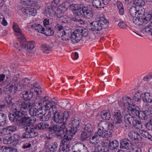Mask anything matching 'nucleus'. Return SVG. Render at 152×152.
<instances>
[{
    "mask_svg": "<svg viewBox=\"0 0 152 152\" xmlns=\"http://www.w3.org/2000/svg\"><path fill=\"white\" fill-rule=\"evenodd\" d=\"M97 21L91 22L88 25V29L92 31H99L102 29V27L99 23Z\"/></svg>",
    "mask_w": 152,
    "mask_h": 152,
    "instance_id": "obj_15",
    "label": "nucleus"
},
{
    "mask_svg": "<svg viewBox=\"0 0 152 152\" xmlns=\"http://www.w3.org/2000/svg\"><path fill=\"white\" fill-rule=\"evenodd\" d=\"M98 22L102 26L103 28H104V18L103 15L100 16L99 18V20H98Z\"/></svg>",
    "mask_w": 152,
    "mask_h": 152,
    "instance_id": "obj_51",
    "label": "nucleus"
},
{
    "mask_svg": "<svg viewBox=\"0 0 152 152\" xmlns=\"http://www.w3.org/2000/svg\"><path fill=\"white\" fill-rule=\"evenodd\" d=\"M49 125L46 123H40L37 126V128L39 130H41L45 129L49 127Z\"/></svg>",
    "mask_w": 152,
    "mask_h": 152,
    "instance_id": "obj_37",
    "label": "nucleus"
},
{
    "mask_svg": "<svg viewBox=\"0 0 152 152\" xmlns=\"http://www.w3.org/2000/svg\"><path fill=\"white\" fill-rule=\"evenodd\" d=\"M44 27H48L49 26V20L47 19H45L43 22Z\"/></svg>",
    "mask_w": 152,
    "mask_h": 152,
    "instance_id": "obj_63",
    "label": "nucleus"
},
{
    "mask_svg": "<svg viewBox=\"0 0 152 152\" xmlns=\"http://www.w3.org/2000/svg\"><path fill=\"white\" fill-rule=\"evenodd\" d=\"M112 136V134L110 132L106 131H105V139H111Z\"/></svg>",
    "mask_w": 152,
    "mask_h": 152,
    "instance_id": "obj_61",
    "label": "nucleus"
},
{
    "mask_svg": "<svg viewBox=\"0 0 152 152\" xmlns=\"http://www.w3.org/2000/svg\"><path fill=\"white\" fill-rule=\"evenodd\" d=\"M51 110L53 114V116L51 120V122L53 124H59L60 125H62V124L63 123L62 113L58 112L57 110L56 106L53 104L48 110Z\"/></svg>",
    "mask_w": 152,
    "mask_h": 152,
    "instance_id": "obj_9",
    "label": "nucleus"
},
{
    "mask_svg": "<svg viewBox=\"0 0 152 152\" xmlns=\"http://www.w3.org/2000/svg\"><path fill=\"white\" fill-rule=\"evenodd\" d=\"M13 28L14 31L16 33L15 34L17 36L18 38L20 39L21 41L25 42L26 39L21 33V30L18 24L15 22L13 23Z\"/></svg>",
    "mask_w": 152,
    "mask_h": 152,
    "instance_id": "obj_12",
    "label": "nucleus"
},
{
    "mask_svg": "<svg viewBox=\"0 0 152 152\" xmlns=\"http://www.w3.org/2000/svg\"><path fill=\"white\" fill-rule=\"evenodd\" d=\"M145 108V110L140 111V112L138 116L140 119L143 120H145L147 119V115H149L150 113H151V110H152L150 108V107L148 105H146Z\"/></svg>",
    "mask_w": 152,
    "mask_h": 152,
    "instance_id": "obj_13",
    "label": "nucleus"
},
{
    "mask_svg": "<svg viewBox=\"0 0 152 152\" xmlns=\"http://www.w3.org/2000/svg\"><path fill=\"white\" fill-rule=\"evenodd\" d=\"M53 8L50 6H48L45 8L44 14L46 16L49 17L52 15V13L53 11Z\"/></svg>",
    "mask_w": 152,
    "mask_h": 152,
    "instance_id": "obj_31",
    "label": "nucleus"
},
{
    "mask_svg": "<svg viewBox=\"0 0 152 152\" xmlns=\"http://www.w3.org/2000/svg\"><path fill=\"white\" fill-rule=\"evenodd\" d=\"M113 121V123L115 124L122 123V117L120 110H115L114 112Z\"/></svg>",
    "mask_w": 152,
    "mask_h": 152,
    "instance_id": "obj_14",
    "label": "nucleus"
},
{
    "mask_svg": "<svg viewBox=\"0 0 152 152\" xmlns=\"http://www.w3.org/2000/svg\"><path fill=\"white\" fill-rule=\"evenodd\" d=\"M81 124V121L77 119H75L72 121L69 124L68 128H66L64 132V133L66 134L65 136H60L61 138H64L62 141V145L61 146L70 148V141L72 139V136L80 129Z\"/></svg>",
    "mask_w": 152,
    "mask_h": 152,
    "instance_id": "obj_3",
    "label": "nucleus"
},
{
    "mask_svg": "<svg viewBox=\"0 0 152 152\" xmlns=\"http://www.w3.org/2000/svg\"><path fill=\"white\" fill-rule=\"evenodd\" d=\"M9 118L11 121H17V125L18 126H24V128L26 132L23 134L21 138L23 139L34 138L38 135V133L34 126L29 124L31 123V119L25 112L20 110L17 107L15 108L9 114Z\"/></svg>",
    "mask_w": 152,
    "mask_h": 152,
    "instance_id": "obj_1",
    "label": "nucleus"
},
{
    "mask_svg": "<svg viewBox=\"0 0 152 152\" xmlns=\"http://www.w3.org/2000/svg\"><path fill=\"white\" fill-rule=\"evenodd\" d=\"M16 104L20 109L25 110H28L32 107L31 103L25 101L21 99H19L17 101Z\"/></svg>",
    "mask_w": 152,
    "mask_h": 152,
    "instance_id": "obj_11",
    "label": "nucleus"
},
{
    "mask_svg": "<svg viewBox=\"0 0 152 152\" xmlns=\"http://www.w3.org/2000/svg\"><path fill=\"white\" fill-rule=\"evenodd\" d=\"M91 134L84 131H82L81 133V137L83 140H85L89 137Z\"/></svg>",
    "mask_w": 152,
    "mask_h": 152,
    "instance_id": "obj_48",
    "label": "nucleus"
},
{
    "mask_svg": "<svg viewBox=\"0 0 152 152\" xmlns=\"http://www.w3.org/2000/svg\"><path fill=\"white\" fill-rule=\"evenodd\" d=\"M58 144L57 142H55L48 145V151L49 152H54L57 151Z\"/></svg>",
    "mask_w": 152,
    "mask_h": 152,
    "instance_id": "obj_29",
    "label": "nucleus"
},
{
    "mask_svg": "<svg viewBox=\"0 0 152 152\" xmlns=\"http://www.w3.org/2000/svg\"><path fill=\"white\" fill-rule=\"evenodd\" d=\"M129 12L130 15L133 17H136V15L137 13V10L136 7H132L129 9Z\"/></svg>",
    "mask_w": 152,
    "mask_h": 152,
    "instance_id": "obj_43",
    "label": "nucleus"
},
{
    "mask_svg": "<svg viewBox=\"0 0 152 152\" xmlns=\"http://www.w3.org/2000/svg\"><path fill=\"white\" fill-rule=\"evenodd\" d=\"M20 138V137L19 135L15 134L10 137L11 143L14 142H18Z\"/></svg>",
    "mask_w": 152,
    "mask_h": 152,
    "instance_id": "obj_42",
    "label": "nucleus"
},
{
    "mask_svg": "<svg viewBox=\"0 0 152 152\" xmlns=\"http://www.w3.org/2000/svg\"><path fill=\"white\" fill-rule=\"evenodd\" d=\"M111 140L110 138L105 139V147L108 148L111 143Z\"/></svg>",
    "mask_w": 152,
    "mask_h": 152,
    "instance_id": "obj_59",
    "label": "nucleus"
},
{
    "mask_svg": "<svg viewBox=\"0 0 152 152\" xmlns=\"http://www.w3.org/2000/svg\"><path fill=\"white\" fill-rule=\"evenodd\" d=\"M93 0V6L97 8L102 7L104 8V0Z\"/></svg>",
    "mask_w": 152,
    "mask_h": 152,
    "instance_id": "obj_22",
    "label": "nucleus"
},
{
    "mask_svg": "<svg viewBox=\"0 0 152 152\" xmlns=\"http://www.w3.org/2000/svg\"><path fill=\"white\" fill-rule=\"evenodd\" d=\"M28 7L26 8L22 7L21 9V10L22 12L25 15H28V12L27 11L28 9Z\"/></svg>",
    "mask_w": 152,
    "mask_h": 152,
    "instance_id": "obj_64",
    "label": "nucleus"
},
{
    "mask_svg": "<svg viewBox=\"0 0 152 152\" xmlns=\"http://www.w3.org/2000/svg\"><path fill=\"white\" fill-rule=\"evenodd\" d=\"M28 110L30 114L33 116H36L39 112L38 109L36 108H30Z\"/></svg>",
    "mask_w": 152,
    "mask_h": 152,
    "instance_id": "obj_41",
    "label": "nucleus"
},
{
    "mask_svg": "<svg viewBox=\"0 0 152 152\" xmlns=\"http://www.w3.org/2000/svg\"><path fill=\"white\" fill-rule=\"evenodd\" d=\"M119 143L116 140L113 141L111 142L110 145L108 148H107V151L105 152H109L108 148L111 150H113L119 146Z\"/></svg>",
    "mask_w": 152,
    "mask_h": 152,
    "instance_id": "obj_30",
    "label": "nucleus"
},
{
    "mask_svg": "<svg viewBox=\"0 0 152 152\" xmlns=\"http://www.w3.org/2000/svg\"><path fill=\"white\" fill-rule=\"evenodd\" d=\"M117 6L119 10V13L121 15H123L124 13V10L123 5L120 1H117Z\"/></svg>",
    "mask_w": 152,
    "mask_h": 152,
    "instance_id": "obj_36",
    "label": "nucleus"
},
{
    "mask_svg": "<svg viewBox=\"0 0 152 152\" xmlns=\"http://www.w3.org/2000/svg\"><path fill=\"white\" fill-rule=\"evenodd\" d=\"M58 29L57 32V36L61 37V39L64 41L69 40L72 31L70 28L68 26L63 27L61 26L57 25L55 27Z\"/></svg>",
    "mask_w": 152,
    "mask_h": 152,
    "instance_id": "obj_6",
    "label": "nucleus"
},
{
    "mask_svg": "<svg viewBox=\"0 0 152 152\" xmlns=\"http://www.w3.org/2000/svg\"><path fill=\"white\" fill-rule=\"evenodd\" d=\"M71 10H74L75 15L91 19L93 16L92 8L90 6H85L81 4H72L70 6Z\"/></svg>",
    "mask_w": 152,
    "mask_h": 152,
    "instance_id": "obj_4",
    "label": "nucleus"
},
{
    "mask_svg": "<svg viewBox=\"0 0 152 152\" xmlns=\"http://www.w3.org/2000/svg\"><path fill=\"white\" fill-rule=\"evenodd\" d=\"M20 45L21 49H19V50L21 51V54L23 55H29L35 47V42L34 41H30L25 44L21 43Z\"/></svg>",
    "mask_w": 152,
    "mask_h": 152,
    "instance_id": "obj_8",
    "label": "nucleus"
},
{
    "mask_svg": "<svg viewBox=\"0 0 152 152\" xmlns=\"http://www.w3.org/2000/svg\"><path fill=\"white\" fill-rule=\"evenodd\" d=\"M130 99V98L129 97H127L126 98H122V100L123 101L124 105V106H127L128 104L129 105V104L128 101L126 102H125V101H126L128 99Z\"/></svg>",
    "mask_w": 152,
    "mask_h": 152,
    "instance_id": "obj_62",
    "label": "nucleus"
},
{
    "mask_svg": "<svg viewBox=\"0 0 152 152\" xmlns=\"http://www.w3.org/2000/svg\"><path fill=\"white\" fill-rule=\"evenodd\" d=\"M62 125L59 126L57 125H54L50 126L48 128V132L50 134L55 132L58 137L65 136L66 133H64L66 128H63Z\"/></svg>",
    "mask_w": 152,
    "mask_h": 152,
    "instance_id": "obj_10",
    "label": "nucleus"
},
{
    "mask_svg": "<svg viewBox=\"0 0 152 152\" xmlns=\"http://www.w3.org/2000/svg\"><path fill=\"white\" fill-rule=\"evenodd\" d=\"M75 30L76 31L77 33L79 34L80 37V35L82 36L86 37L88 34L87 29L80 26L77 27Z\"/></svg>",
    "mask_w": 152,
    "mask_h": 152,
    "instance_id": "obj_21",
    "label": "nucleus"
},
{
    "mask_svg": "<svg viewBox=\"0 0 152 152\" xmlns=\"http://www.w3.org/2000/svg\"><path fill=\"white\" fill-rule=\"evenodd\" d=\"M44 30L42 33L44 34L47 36L52 35L54 34L53 30L50 27H44Z\"/></svg>",
    "mask_w": 152,
    "mask_h": 152,
    "instance_id": "obj_26",
    "label": "nucleus"
},
{
    "mask_svg": "<svg viewBox=\"0 0 152 152\" xmlns=\"http://www.w3.org/2000/svg\"><path fill=\"white\" fill-rule=\"evenodd\" d=\"M111 118V115L109 110H108L105 113V119L106 120H109Z\"/></svg>",
    "mask_w": 152,
    "mask_h": 152,
    "instance_id": "obj_57",
    "label": "nucleus"
},
{
    "mask_svg": "<svg viewBox=\"0 0 152 152\" xmlns=\"http://www.w3.org/2000/svg\"><path fill=\"white\" fill-rule=\"evenodd\" d=\"M106 123H105V126H107L108 129L110 130L113 129L114 127L113 124L111 123H107V122H106Z\"/></svg>",
    "mask_w": 152,
    "mask_h": 152,
    "instance_id": "obj_58",
    "label": "nucleus"
},
{
    "mask_svg": "<svg viewBox=\"0 0 152 152\" xmlns=\"http://www.w3.org/2000/svg\"><path fill=\"white\" fill-rule=\"evenodd\" d=\"M10 148L6 146H2L0 152H10Z\"/></svg>",
    "mask_w": 152,
    "mask_h": 152,
    "instance_id": "obj_55",
    "label": "nucleus"
},
{
    "mask_svg": "<svg viewBox=\"0 0 152 152\" xmlns=\"http://www.w3.org/2000/svg\"><path fill=\"white\" fill-rule=\"evenodd\" d=\"M124 121L128 124H131L134 121V116L130 113L126 114L124 115Z\"/></svg>",
    "mask_w": 152,
    "mask_h": 152,
    "instance_id": "obj_24",
    "label": "nucleus"
},
{
    "mask_svg": "<svg viewBox=\"0 0 152 152\" xmlns=\"http://www.w3.org/2000/svg\"><path fill=\"white\" fill-rule=\"evenodd\" d=\"M98 136L95 134L92 137L90 138L89 142L90 143L92 144L96 145L99 142V140L97 139Z\"/></svg>",
    "mask_w": 152,
    "mask_h": 152,
    "instance_id": "obj_38",
    "label": "nucleus"
},
{
    "mask_svg": "<svg viewBox=\"0 0 152 152\" xmlns=\"http://www.w3.org/2000/svg\"><path fill=\"white\" fill-rule=\"evenodd\" d=\"M75 150L73 151H80V152H86L87 151V148L85 145L82 143L76 144L75 147Z\"/></svg>",
    "mask_w": 152,
    "mask_h": 152,
    "instance_id": "obj_23",
    "label": "nucleus"
},
{
    "mask_svg": "<svg viewBox=\"0 0 152 152\" xmlns=\"http://www.w3.org/2000/svg\"><path fill=\"white\" fill-rule=\"evenodd\" d=\"M53 104L48 99V97L46 96L41 98L38 102L35 101L34 102L32 103L31 105L32 107H36L39 108L44 107L45 111L47 112L50 109Z\"/></svg>",
    "mask_w": 152,
    "mask_h": 152,
    "instance_id": "obj_7",
    "label": "nucleus"
},
{
    "mask_svg": "<svg viewBox=\"0 0 152 152\" xmlns=\"http://www.w3.org/2000/svg\"><path fill=\"white\" fill-rule=\"evenodd\" d=\"M28 15H31L32 16L35 15L37 12L36 9L34 8L28 7L27 10Z\"/></svg>",
    "mask_w": 152,
    "mask_h": 152,
    "instance_id": "obj_44",
    "label": "nucleus"
},
{
    "mask_svg": "<svg viewBox=\"0 0 152 152\" xmlns=\"http://www.w3.org/2000/svg\"><path fill=\"white\" fill-rule=\"evenodd\" d=\"M31 27L33 29L37 31L38 32L42 33L44 30V27H43L39 24H34L31 26Z\"/></svg>",
    "mask_w": 152,
    "mask_h": 152,
    "instance_id": "obj_34",
    "label": "nucleus"
},
{
    "mask_svg": "<svg viewBox=\"0 0 152 152\" xmlns=\"http://www.w3.org/2000/svg\"><path fill=\"white\" fill-rule=\"evenodd\" d=\"M20 96L26 101L29 100L33 97V95L30 90L24 91L20 94Z\"/></svg>",
    "mask_w": 152,
    "mask_h": 152,
    "instance_id": "obj_18",
    "label": "nucleus"
},
{
    "mask_svg": "<svg viewBox=\"0 0 152 152\" xmlns=\"http://www.w3.org/2000/svg\"><path fill=\"white\" fill-rule=\"evenodd\" d=\"M69 112H64L63 114L62 113V117L63 118L62 119L63 121V123L62 124L63 128H66L67 124V119L69 116Z\"/></svg>",
    "mask_w": 152,
    "mask_h": 152,
    "instance_id": "obj_25",
    "label": "nucleus"
},
{
    "mask_svg": "<svg viewBox=\"0 0 152 152\" xmlns=\"http://www.w3.org/2000/svg\"><path fill=\"white\" fill-rule=\"evenodd\" d=\"M152 17V14H148L144 17H139L138 18L133 19V22L138 25H142L145 27V29L146 32H149L152 31L151 27L150 24L146 26V24L149 23Z\"/></svg>",
    "mask_w": 152,
    "mask_h": 152,
    "instance_id": "obj_5",
    "label": "nucleus"
},
{
    "mask_svg": "<svg viewBox=\"0 0 152 152\" xmlns=\"http://www.w3.org/2000/svg\"><path fill=\"white\" fill-rule=\"evenodd\" d=\"M142 99L145 102L147 103H149L151 104L152 103V98L149 93H143L141 94Z\"/></svg>",
    "mask_w": 152,
    "mask_h": 152,
    "instance_id": "obj_20",
    "label": "nucleus"
},
{
    "mask_svg": "<svg viewBox=\"0 0 152 152\" xmlns=\"http://www.w3.org/2000/svg\"><path fill=\"white\" fill-rule=\"evenodd\" d=\"M6 115L3 113H0V127L4 126L6 120Z\"/></svg>",
    "mask_w": 152,
    "mask_h": 152,
    "instance_id": "obj_32",
    "label": "nucleus"
},
{
    "mask_svg": "<svg viewBox=\"0 0 152 152\" xmlns=\"http://www.w3.org/2000/svg\"><path fill=\"white\" fill-rule=\"evenodd\" d=\"M9 74L6 76L5 80L3 83L5 84V87L7 91L10 93L13 92L15 93L17 91H20L25 86H28L30 83V80L27 78H25L23 80V84L19 77H18L17 75L14 77L10 80V74L9 70L8 71Z\"/></svg>",
    "mask_w": 152,
    "mask_h": 152,
    "instance_id": "obj_2",
    "label": "nucleus"
},
{
    "mask_svg": "<svg viewBox=\"0 0 152 152\" xmlns=\"http://www.w3.org/2000/svg\"><path fill=\"white\" fill-rule=\"evenodd\" d=\"M145 2L143 0H134L133 4L136 6H141L144 5Z\"/></svg>",
    "mask_w": 152,
    "mask_h": 152,
    "instance_id": "obj_49",
    "label": "nucleus"
},
{
    "mask_svg": "<svg viewBox=\"0 0 152 152\" xmlns=\"http://www.w3.org/2000/svg\"><path fill=\"white\" fill-rule=\"evenodd\" d=\"M14 99V98L10 95H7L5 98V100L7 101V104H8V107H10L11 106L14 104V103L13 101Z\"/></svg>",
    "mask_w": 152,
    "mask_h": 152,
    "instance_id": "obj_35",
    "label": "nucleus"
},
{
    "mask_svg": "<svg viewBox=\"0 0 152 152\" xmlns=\"http://www.w3.org/2000/svg\"><path fill=\"white\" fill-rule=\"evenodd\" d=\"M137 134V133L134 131H131L129 133L128 136L131 139L136 141Z\"/></svg>",
    "mask_w": 152,
    "mask_h": 152,
    "instance_id": "obj_47",
    "label": "nucleus"
},
{
    "mask_svg": "<svg viewBox=\"0 0 152 152\" xmlns=\"http://www.w3.org/2000/svg\"><path fill=\"white\" fill-rule=\"evenodd\" d=\"M70 148L64 147L63 146H60L59 152H70Z\"/></svg>",
    "mask_w": 152,
    "mask_h": 152,
    "instance_id": "obj_52",
    "label": "nucleus"
},
{
    "mask_svg": "<svg viewBox=\"0 0 152 152\" xmlns=\"http://www.w3.org/2000/svg\"><path fill=\"white\" fill-rule=\"evenodd\" d=\"M131 145L132 143L131 142L126 139H124L120 141V148H121L129 149L131 146Z\"/></svg>",
    "mask_w": 152,
    "mask_h": 152,
    "instance_id": "obj_17",
    "label": "nucleus"
},
{
    "mask_svg": "<svg viewBox=\"0 0 152 152\" xmlns=\"http://www.w3.org/2000/svg\"><path fill=\"white\" fill-rule=\"evenodd\" d=\"M21 3L26 6H33L36 3L32 0H21Z\"/></svg>",
    "mask_w": 152,
    "mask_h": 152,
    "instance_id": "obj_39",
    "label": "nucleus"
},
{
    "mask_svg": "<svg viewBox=\"0 0 152 152\" xmlns=\"http://www.w3.org/2000/svg\"><path fill=\"white\" fill-rule=\"evenodd\" d=\"M5 75L4 74H1L0 75V85L3 86V85H5V84L3 83L5 80Z\"/></svg>",
    "mask_w": 152,
    "mask_h": 152,
    "instance_id": "obj_54",
    "label": "nucleus"
},
{
    "mask_svg": "<svg viewBox=\"0 0 152 152\" xmlns=\"http://www.w3.org/2000/svg\"><path fill=\"white\" fill-rule=\"evenodd\" d=\"M140 110L138 107L132 108L131 110V113L134 115L138 116Z\"/></svg>",
    "mask_w": 152,
    "mask_h": 152,
    "instance_id": "obj_45",
    "label": "nucleus"
},
{
    "mask_svg": "<svg viewBox=\"0 0 152 152\" xmlns=\"http://www.w3.org/2000/svg\"><path fill=\"white\" fill-rule=\"evenodd\" d=\"M133 126L135 129H140L142 128V125L141 121L135 120L132 123Z\"/></svg>",
    "mask_w": 152,
    "mask_h": 152,
    "instance_id": "obj_33",
    "label": "nucleus"
},
{
    "mask_svg": "<svg viewBox=\"0 0 152 152\" xmlns=\"http://www.w3.org/2000/svg\"><path fill=\"white\" fill-rule=\"evenodd\" d=\"M104 121H101L99 124L98 125L100 127L99 128L98 131L95 134L96 135L98 136L104 138V131L103 127Z\"/></svg>",
    "mask_w": 152,
    "mask_h": 152,
    "instance_id": "obj_19",
    "label": "nucleus"
},
{
    "mask_svg": "<svg viewBox=\"0 0 152 152\" xmlns=\"http://www.w3.org/2000/svg\"><path fill=\"white\" fill-rule=\"evenodd\" d=\"M41 50L45 53L48 54L50 53L52 50V48L48 45H43L41 46Z\"/></svg>",
    "mask_w": 152,
    "mask_h": 152,
    "instance_id": "obj_28",
    "label": "nucleus"
},
{
    "mask_svg": "<svg viewBox=\"0 0 152 152\" xmlns=\"http://www.w3.org/2000/svg\"><path fill=\"white\" fill-rule=\"evenodd\" d=\"M146 128L149 130H152V119L145 124Z\"/></svg>",
    "mask_w": 152,
    "mask_h": 152,
    "instance_id": "obj_53",
    "label": "nucleus"
},
{
    "mask_svg": "<svg viewBox=\"0 0 152 152\" xmlns=\"http://www.w3.org/2000/svg\"><path fill=\"white\" fill-rule=\"evenodd\" d=\"M80 39L79 34L77 33L75 30L72 32L70 35L69 40L72 43H76L80 41Z\"/></svg>",
    "mask_w": 152,
    "mask_h": 152,
    "instance_id": "obj_16",
    "label": "nucleus"
},
{
    "mask_svg": "<svg viewBox=\"0 0 152 152\" xmlns=\"http://www.w3.org/2000/svg\"><path fill=\"white\" fill-rule=\"evenodd\" d=\"M30 92L31 93L32 95H33L34 92H35L37 95H40V93L39 92V89L38 90H36V89H34V88H31L30 89Z\"/></svg>",
    "mask_w": 152,
    "mask_h": 152,
    "instance_id": "obj_56",
    "label": "nucleus"
},
{
    "mask_svg": "<svg viewBox=\"0 0 152 152\" xmlns=\"http://www.w3.org/2000/svg\"><path fill=\"white\" fill-rule=\"evenodd\" d=\"M84 131L91 134L93 131V128L92 126L90 124H88L85 125L84 128Z\"/></svg>",
    "mask_w": 152,
    "mask_h": 152,
    "instance_id": "obj_40",
    "label": "nucleus"
},
{
    "mask_svg": "<svg viewBox=\"0 0 152 152\" xmlns=\"http://www.w3.org/2000/svg\"><path fill=\"white\" fill-rule=\"evenodd\" d=\"M133 99L135 101H139L140 99H142L141 94L139 93V91H137L134 95Z\"/></svg>",
    "mask_w": 152,
    "mask_h": 152,
    "instance_id": "obj_50",
    "label": "nucleus"
},
{
    "mask_svg": "<svg viewBox=\"0 0 152 152\" xmlns=\"http://www.w3.org/2000/svg\"><path fill=\"white\" fill-rule=\"evenodd\" d=\"M118 26L121 28H125L127 26L126 25L123 21H121L119 23H118Z\"/></svg>",
    "mask_w": 152,
    "mask_h": 152,
    "instance_id": "obj_60",
    "label": "nucleus"
},
{
    "mask_svg": "<svg viewBox=\"0 0 152 152\" xmlns=\"http://www.w3.org/2000/svg\"><path fill=\"white\" fill-rule=\"evenodd\" d=\"M17 127L14 126H12L7 127L3 129L4 132H6L5 134H8L13 132L16 130Z\"/></svg>",
    "mask_w": 152,
    "mask_h": 152,
    "instance_id": "obj_27",
    "label": "nucleus"
},
{
    "mask_svg": "<svg viewBox=\"0 0 152 152\" xmlns=\"http://www.w3.org/2000/svg\"><path fill=\"white\" fill-rule=\"evenodd\" d=\"M49 111L48 113L46 115H45V114H44L43 120L42 121H48L51 118V113H52V111L51 110H48Z\"/></svg>",
    "mask_w": 152,
    "mask_h": 152,
    "instance_id": "obj_46",
    "label": "nucleus"
}]
</instances>
